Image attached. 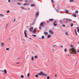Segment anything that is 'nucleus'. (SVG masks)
<instances>
[{
    "label": "nucleus",
    "mask_w": 79,
    "mask_h": 79,
    "mask_svg": "<svg viewBox=\"0 0 79 79\" xmlns=\"http://www.w3.org/2000/svg\"><path fill=\"white\" fill-rule=\"evenodd\" d=\"M70 47L72 48L70 49V53L71 54H77L76 49L75 48H74L73 45H71Z\"/></svg>",
    "instance_id": "nucleus-1"
},
{
    "label": "nucleus",
    "mask_w": 79,
    "mask_h": 79,
    "mask_svg": "<svg viewBox=\"0 0 79 79\" xmlns=\"http://www.w3.org/2000/svg\"><path fill=\"white\" fill-rule=\"evenodd\" d=\"M38 75H40V76H47V75L44 74L42 72H40V73L37 74Z\"/></svg>",
    "instance_id": "nucleus-2"
},
{
    "label": "nucleus",
    "mask_w": 79,
    "mask_h": 79,
    "mask_svg": "<svg viewBox=\"0 0 79 79\" xmlns=\"http://www.w3.org/2000/svg\"><path fill=\"white\" fill-rule=\"evenodd\" d=\"M63 21H66V23H67V22H69V19L65 18L63 19Z\"/></svg>",
    "instance_id": "nucleus-3"
},
{
    "label": "nucleus",
    "mask_w": 79,
    "mask_h": 79,
    "mask_svg": "<svg viewBox=\"0 0 79 79\" xmlns=\"http://www.w3.org/2000/svg\"><path fill=\"white\" fill-rule=\"evenodd\" d=\"M45 23L44 22H41L40 24V26L41 27H42V26H44V24Z\"/></svg>",
    "instance_id": "nucleus-4"
},
{
    "label": "nucleus",
    "mask_w": 79,
    "mask_h": 79,
    "mask_svg": "<svg viewBox=\"0 0 79 79\" xmlns=\"http://www.w3.org/2000/svg\"><path fill=\"white\" fill-rule=\"evenodd\" d=\"M49 32L50 34L53 35V31L52 30H49Z\"/></svg>",
    "instance_id": "nucleus-5"
},
{
    "label": "nucleus",
    "mask_w": 79,
    "mask_h": 79,
    "mask_svg": "<svg viewBox=\"0 0 79 79\" xmlns=\"http://www.w3.org/2000/svg\"><path fill=\"white\" fill-rule=\"evenodd\" d=\"M1 45L2 47H4L5 46V44H4L3 42H2L1 44Z\"/></svg>",
    "instance_id": "nucleus-6"
},
{
    "label": "nucleus",
    "mask_w": 79,
    "mask_h": 79,
    "mask_svg": "<svg viewBox=\"0 0 79 79\" xmlns=\"http://www.w3.org/2000/svg\"><path fill=\"white\" fill-rule=\"evenodd\" d=\"M24 33L25 35V37H27V34L26 33V30L24 31Z\"/></svg>",
    "instance_id": "nucleus-7"
},
{
    "label": "nucleus",
    "mask_w": 79,
    "mask_h": 79,
    "mask_svg": "<svg viewBox=\"0 0 79 79\" xmlns=\"http://www.w3.org/2000/svg\"><path fill=\"white\" fill-rule=\"evenodd\" d=\"M54 20V19H49V21L50 22H52V21H53Z\"/></svg>",
    "instance_id": "nucleus-8"
},
{
    "label": "nucleus",
    "mask_w": 79,
    "mask_h": 79,
    "mask_svg": "<svg viewBox=\"0 0 79 79\" xmlns=\"http://www.w3.org/2000/svg\"><path fill=\"white\" fill-rule=\"evenodd\" d=\"M30 31V32H32V31H33V27H31L29 30Z\"/></svg>",
    "instance_id": "nucleus-9"
},
{
    "label": "nucleus",
    "mask_w": 79,
    "mask_h": 79,
    "mask_svg": "<svg viewBox=\"0 0 79 79\" xmlns=\"http://www.w3.org/2000/svg\"><path fill=\"white\" fill-rule=\"evenodd\" d=\"M4 72L5 74H7V71L6 69H4Z\"/></svg>",
    "instance_id": "nucleus-10"
},
{
    "label": "nucleus",
    "mask_w": 79,
    "mask_h": 79,
    "mask_svg": "<svg viewBox=\"0 0 79 79\" xmlns=\"http://www.w3.org/2000/svg\"><path fill=\"white\" fill-rule=\"evenodd\" d=\"M63 21H64L63 19V20H60V23H61V24H63Z\"/></svg>",
    "instance_id": "nucleus-11"
},
{
    "label": "nucleus",
    "mask_w": 79,
    "mask_h": 79,
    "mask_svg": "<svg viewBox=\"0 0 79 79\" xmlns=\"http://www.w3.org/2000/svg\"><path fill=\"white\" fill-rule=\"evenodd\" d=\"M73 16H74V17H75V18L77 17V15H76V14H73Z\"/></svg>",
    "instance_id": "nucleus-12"
},
{
    "label": "nucleus",
    "mask_w": 79,
    "mask_h": 79,
    "mask_svg": "<svg viewBox=\"0 0 79 79\" xmlns=\"http://www.w3.org/2000/svg\"><path fill=\"white\" fill-rule=\"evenodd\" d=\"M48 38H50L51 37V35H48L47 36Z\"/></svg>",
    "instance_id": "nucleus-13"
},
{
    "label": "nucleus",
    "mask_w": 79,
    "mask_h": 79,
    "mask_svg": "<svg viewBox=\"0 0 79 79\" xmlns=\"http://www.w3.org/2000/svg\"><path fill=\"white\" fill-rule=\"evenodd\" d=\"M44 34L45 35H48V33H47V32H44Z\"/></svg>",
    "instance_id": "nucleus-14"
},
{
    "label": "nucleus",
    "mask_w": 79,
    "mask_h": 79,
    "mask_svg": "<svg viewBox=\"0 0 79 79\" xmlns=\"http://www.w3.org/2000/svg\"><path fill=\"white\" fill-rule=\"evenodd\" d=\"M39 12H37L36 13V14L35 16H37L38 15H39Z\"/></svg>",
    "instance_id": "nucleus-15"
},
{
    "label": "nucleus",
    "mask_w": 79,
    "mask_h": 79,
    "mask_svg": "<svg viewBox=\"0 0 79 79\" xmlns=\"http://www.w3.org/2000/svg\"><path fill=\"white\" fill-rule=\"evenodd\" d=\"M31 6H35V4H32L31 5Z\"/></svg>",
    "instance_id": "nucleus-16"
},
{
    "label": "nucleus",
    "mask_w": 79,
    "mask_h": 79,
    "mask_svg": "<svg viewBox=\"0 0 79 79\" xmlns=\"http://www.w3.org/2000/svg\"><path fill=\"white\" fill-rule=\"evenodd\" d=\"M27 76L28 78H29V77L30 76V73H28L27 74Z\"/></svg>",
    "instance_id": "nucleus-17"
},
{
    "label": "nucleus",
    "mask_w": 79,
    "mask_h": 79,
    "mask_svg": "<svg viewBox=\"0 0 79 79\" xmlns=\"http://www.w3.org/2000/svg\"><path fill=\"white\" fill-rule=\"evenodd\" d=\"M57 25H58V24H57L56 23H53V25H54V26H57Z\"/></svg>",
    "instance_id": "nucleus-18"
},
{
    "label": "nucleus",
    "mask_w": 79,
    "mask_h": 79,
    "mask_svg": "<svg viewBox=\"0 0 79 79\" xmlns=\"http://www.w3.org/2000/svg\"><path fill=\"white\" fill-rule=\"evenodd\" d=\"M75 32L76 34L77 35V31H76V29H75Z\"/></svg>",
    "instance_id": "nucleus-19"
},
{
    "label": "nucleus",
    "mask_w": 79,
    "mask_h": 79,
    "mask_svg": "<svg viewBox=\"0 0 79 79\" xmlns=\"http://www.w3.org/2000/svg\"><path fill=\"white\" fill-rule=\"evenodd\" d=\"M36 32V29H34L33 31V32H34V33H35V32Z\"/></svg>",
    "instance_id": "nucleus-20"
},
{
    "label": "nucleus",
    "mask_w": 79,
    "mask_h": 79,
    "mask_svg": "<svg viewBox=\"0 0 79 79\" xmlns=\"http://www.w3.org/2000/svg\"><path fill=\"white\" fill-rule=\"evenodd\" d=\"M73 25H74V24H73V23H71L70 24V26H71V27H73Z\"/></svg>",
    "instance_id": "nucleus-21"
},
{
    "label": "nucleus",
    "mask_w": 79,
    "mask_h": 79,
    "mask_svg": "<svg viewBox=\"0 0 79 79\" xmlns=\"http://www.w3.org/2000/svg\"><path fill=\"white\" fill-rule=\"evenodd\" d=\"M23 5H27V6L29 5V4L25 3L23 4Z\"/></svg>",
    "instance_id": "nucleus-22"
},
{
    "label": "nucleus",
    "mask_w": 79,
    "mask_h": 79,
    "mask_svg": "<svg viewBox=\"0 0 79 79\" xmlns=\"http://www.w3.org/2000/svg\"><path fill=\"white\" fill-rule=\"evenodd\" d=\"M64 52H67V49L66 48H65L64 49Z\"/></svg>",
    "instance_id": "nucleus-23"
},
{
    "label": "nucleus",
    "mask_w": 79,
    "mask_h": 79,
    "mask_svg": "<svg viewBox=\"0 0 79 79\" xmlns=\"http://www.w3.org/2000/svg\"><path fill=\"white\" fill-rule=\"evenodd\" d=\"M77 29H78V30H77V31H78V32H79V27H77Z\"/></svg>",
    "instance_id": "nucleus-24"
},
{
    "label": "nucleus",
    "mask_w": 79,
    "mask_h": 79,
    "mask_svg": "<svg viewBox=\"0 0 79 79\" xmlns=\"http://www.w3.org/2000/svg\"><path fill=\"white\" fill-rule=\"evenodd\" d=\"M31 60H32V61L34 60V57L33 56L31 57Z\"/></svg>",
    "instance_id": "nucleus-25"
},
{
    "label": "nucleus",
    "mask_w": 79,
    "mask_h": 79,
    "mask_svg": "<svg viewBox=\"0 0 79 79\" xmlns=\"http://www.w3.org/2000/svg\"><path fill=\"white\" fill-rule=\"evenodd\" d=\"M65 34H66V35H67L68 36V32H65Z\"/></svg>",
    "instance_id": "nucleus-26"
},
{
    "label": "nucleus",
    "mask_w": 79,
    "mask_h": 79,
    "mask_svg": "<svg viewBox=\"0 0 79 79\" xmlns=\"http://www.w3.org/2000/svg\"><path fill=\"white\" fill-rule=\"evenodd\" d=\"M0 16H2V17H4V15H3L1 14H0Z\"/></svg>",
    "instance_id": "nucleus-27"
},
{
    "label": "nucleus",
    "mask_w": 79,
    "mask_h": 79,
    "mask_svg": "<svg viewBox=\"0 0 79 79\" xmlns=\"http://www.w3.org/2000/svg\"><path fill=\"white\" fill-rule=\"evenodd\" d=\"M35 58H38V57L37 56H35Z\"/></svg>",
    "instance_id": "nucleus-28"
},
{
    "label": "nucleus",
    "mask_w": 79,
    "mask_h": 79,
    "mask_svg": "<svg viewBox=\"0 0 79 79\" xmlns=\"http://www.w3.org/2000/svg\"><path fill=\"white\" fill-rule=\"evenodd\" d=\"M69 2H74V0H70Z\"/></svg>",
    "instance_id": "nucleus-29"
},
{
    "label": "nucleus",
    "mask_w": 79,
    "mask_h": 79,
    "mask_svg": "<svg viewBox=\"0 0 79 79\" xmlns=\"http://www.w3.org/2000/svg\"><path fill=\"white\" fill-rule=\"evenodd\" d=\"M57 46V45H54L52 47H56Z\"/></svg>",
    "instance_id": "nucleus-30"
},
{
    "label": "nucleus",
    "mask_w": 79,
    "mask_h": 79,
    "mask_svg": "<svg viewBox=\"0 0 79 79\" xmlns=\"http://www.w3.org/2000/svg\"><path fill=\"white\" fill-rule=\"evenodd\" d=\"M21 78H24V76L22 75L21 76Z\"/></svg>",
    "instance_id": "nucleus-31"
},
{
    "label": "nucleus",
    "mask_w": 79,
    "mask_h": 79,
    "mask_svg": "<svg viewBox=\"0 0 79 79\" xmlns=\"http://www.w3.org/2000/svg\"><path fill=\"white\" fill-rule=\"evenodd\" d=\"M47 79H50V77L49 76H48L47 77Z\"/></svg>",
    "instance_id": "nucleus-32"
},
{
    "label": "nucleus",
    "mask_w": 79,
    "mask_h": 79,
    "mask_svg": "<svg viewBox=\"0 0 79 79\" xmlns=\"http://www.w3.org/2000/svg\"><path fill=\"white\" fill-rule=\"evenodd\" d=\"M35 77H39V75H35Z\"/></svg>",
    "instance_id": "nucleus-33"
},
{
    "label": "nucleus",
    "mask_w": 79,
    "mask_h": 79,
    "mask_svg": "<svg viewBox=\"0 0 79 79\" xmlns=\"http://www.w3.org/2000/svg\"><path fill=\"white\" fill-rule=\"evenodd\" d=\"M17 5H21V4L19 2H18L17 3Z\"/></svg>",
    "instance_id": "nucleus-34"
},
{
    "label": "nucleus",
    "mask_w": 79,
    "mask_h": 79,
    "mask_svg": "<svg viewBox=\"0 0 79 79\" xmlns=\"http://www.w3.org/2000/svg\"><path fill=\"white\" fill-rule=\"evenodd\" d=\"M44 36L43 35L42 37V39H44Z\"/></svg>",
    "instance_id": "nucleus-35"
},
{
    "label": "nucleus",
    "mask_w": 79,
    "mask_h": 79,
    "mask_svg": "<svg viewBox=\"0 0 79 79\" xmlns=\"http://www.w3.org/2000/svg\"><path fill=\"white\" fill-rule=\"evenodd\" d=\"M6 50H10V48H6Z\"/></svg>",
    "instance_id": "nucleus-36"
},
{
    "label": "nucleus",
    "mask_w": 79,
    "mask_h": 79,
    "mask_svg": "<svg viewBox=\"0 0 79 79\" xmlns=\"http://www.w3.org/2000/svg\"><path fill=\"white\" fill-rule=\"evenodd\" d=\"M6 13H10V11H9V10H7V11H6Z\"/></svg>",
    "instance_id": "nucleus-37"
},
{
    "label": "nucleus",
    "mask_w": 79,
    "mask_h": 79,
    "mask_svg": "<svg viewBox=\"0 0 79 79\" xmlns=\"http://www.w3.org/2000/svg\"><path fill=\"white\" fill-rule=\"evenodd\" d=\"M75 13H78V11L77 10V11H76Z\"/></svg>",
    "instance_id": "nucleus-38"
},
{
    "label": "nucleus",
    "mask_w": 79,
    "mask_h": 79,
    "mask_svg": "<svg viewBox=\"0 0 79 79\" xmlns=\"http://www.w3.org/2000/svg\"><path fill=\"white\" fill-rule=\"evenodd\" d=\"M33 36H34V37H36V35H32Z\"/></svg>",
    "instance_id": "nucleus-39"
},
{
    "label": "nucleus",
    "mask_w": 79,
    "mask_h": 79,
    "mask_svg": "<svg viewBox=\"0 0 79 79\" xmlns=\"http://www.w3.org/2000/svg\"><path fill=\"white\" fill-rule=\"evenodd\" d=\"M62 26H63V27H65L66 26L64 24L62 25Z\"/></svg>",
    "instance_id": "nucleus-40"
},
{
    "label": "nucleus",
    "mask_w": 79,
    "mask_h": 79,
    "mask_svg": "<svg viewBox=\"0 0 79 79\" xmlns=\"http://www.w3.org/2000/svg\"><path fill=\"white\" fill-rule=\"evenodd\" d=\"M28 2V0H26V1H25L26 3H27V2Z\"/></svg>",
    "instance_id": "nucleus-41"
},
{
    "label": "nucleus",
    "mask_w": 79,
    "mask_h": 79,
    "mask_svg": "<svg viewBox=\"0 0 79 79\" xmlns=\"http://www.w3.org/2000/svg\"><path fill=\"white\" fill-rule=\"evenodd\" d=\"M19 63H20V62H18L16 63V64H19Z\"/></svg>",
    "instance_id": "nucleus-42"
},
{
    "label": "nucleus",
    "mask_w": 79,
    "mask_h": 79,
    "mask_svg": "<svg viewBox=\"0 0 79 79\" xmlns=\"http://www.w3.org/2000/svg\"><path fill=\"white\" fill-rule=\"evenodd\" d=\"M39 28L40 29H42V28H41V27H39Z\"/></svg>",
    "instance_id": "nucleus-43"
},
{
    "label": "nucleus",
    "mask_w": 79,
    "mask_h": 79,
    "mask_svg": "<svg viewBox=\"0 0 79 79\" xmlns=\"http://www.w3.org/2000/svg\"><path fill=\"white\" fill-rule=\"evenodd\" d=\"M65 13H68V10H66L65 11Z\"/></svg>",
    "instance_id": "nucleus-44"
},
{
    "label": "nucleus",
    "mask_w": 79,
    "mask_h": 79,
    "mask_svg": "<svg viewBox=\"0 0 79 79\" xmlns=\"http://www.w3.org/2000/svg\"><path fill=\"white\" fill-rule=\"evenodd\" d=\"M7 26H8V24H6V27L5 29H6V27H7Z\"/></svg>",
    "instance_id": "nucleus-45"
},
{
    "label": "nucleus",
    "mask_w": 79,
    "mask_h": 79,
    "mask_svg": "<svg viewBox=\"0 0 79 79\" xmlns=\"http://www.w3.org/2000/svg\"><path fill=\"white\" fill-rule=\"evenodd\" d=\"M51 1L52 3H54V1L53 0H51Z\"/></svg>",
    "instance_id": "nucleus-46"
},
{
    "label": "nucleus",
    "mask_w": 79,
    "mask_h": 79,
    "mask_svg": "<svg viewBox=\"0 0 79 79\" xmlns=\"http://www.w3.org/2000/svg\"><path fill=\"white\" fill-rule=\"evenodd\" d=\"M21 8H22V9H24V8L23 7V6H22V7H21Z\"/></svg>",
    "instance_id": "nucleus-47"
},
{
    "label": "nucleus",
    "mask_w": 79,
    "mask_h": 79,
    "mask_svg": "<svg viewBox=\"0 0 79 79\" xmlns=\"http://www.w3.org/2000/svg\"><path fill=\"white\" fill-rule=\"evenodd\" d=\"M23 41H24V42H25L26 41V40H25V39H23Z\"/></svg>",
    "instance_id": "nucleus-48"
},
{
    "label": "nucleus",
    "mask_w": 79,
    "mask_h": 79,
    "mask_svg": "<svg viewBox=\"0 0 79 79\" xmlns=\"http://www.w3.org/2000/svg\"><path fill=\"white\" fill-rule=\"evenodd\" d=\"M54 23H57V22L56 21H55L54 22Z\"/></svg>",
    "instance_id": "nucleus-49"
},
{
    "label": "nucleus",
    "mask_w": 79,
    "mask_h": 79,
    "mask_svg": "<svg viewBox=\"0 0 79 79\" xmlns=\"http://www.w3.org/2000/svg\"><path fill=\"white\" fill-rule=\"evenodd\" d=\"M56 76H57V75H56V74L55 76V77H56Z\"/></svg>",
    "instance_id": "nucleus-50"
},
{
    "label": "nucleus",
    "mask_w": 79,
    "mask_h": 79,
    "mask_svg": "<svg viewBox=\"0 0 79 79\" xmlns=\"http://www.w3.org/2000/svg\"><path fill=\"white\" fill-rule=\"evenodd\" d=\"M16 21V19H14V22H15V21Z\"/></svg>",
    "instance_id": "nucleus-51"
},
{
    "label": "nucleus",
    "mask_w": 79,
    "mask_h": 79,
    "mask_svg": "<svg viewBox=\"0 0 79 79\" xmlns=\"http://www.w3.org/2000/svg\"><path fill=\"white\" fill-rule=\"evenodd\" d=\"M11 1L10 0H8V2H10Z\"/></svg>",
    "instance_id": "nucleus-52"
},
{
    "label": "nucleus",
    "mask_w": 79,
    "mask_h": 79,
    "mask_svg": "<svg viewBox=\"0 0 79 79\" xmlns=\"http://www.w3.org/2000/svg\"><path fill=\"white\" fill-rule=\"evenodd\" d=\"M63 47V46H60V48H62V47Z\"/></svg>",
    "instance_id": "nucleus-53"
},
{
    "label": "nucleus",
    "mask_w": 79,
    "mask_h": 79,
    "mask_svg": "<svg viewBox=\"0 0 79 79\" xmlns=\"http://www.w3.org/2000/svg\"><path fill=\"white\" fill-rule=\"evenodd\" d=\"M76 64H75V66H76Z\"/></svg>",
    "instance_id": "nucleus-54"
},
{
    "label": "nucleus",
    "mask_w": 79,
    "mask_h": 79,
    "mask_svg": "<svg viewBox=\"0 0 79 79\" xmlns=\"http://www.w3.org/2000/svg\"><path fill=\"white\" fill-rule=\"evenodd\" d=\"M71 21V19H69V21Z\"/></svg>",
    "instance_id": "nucleus-55"
},
{
    "label": "nucleus",
    "mask_w": 79,
    "mask_h": 79,
    "mask_svg": "<svg viewBox=\"0 0 79 79\" xmlns=\"http://www.w3.org/2000/svg\"><path fill=\"white\" fill-rule=\"evenodd\" d=\"M68 56H69V55L68 54Z\"/></svg>",
    "instance_id": "nucleus-56"
},
{
    "label": "nucleus",
    "mask_w": 79,
    "mask_h": 79,
    "mask_svg": "<svg viewBox=\"0 0 79 79\" xmlns=\"http://www.w3.org/2000/svg\"><path fill=\"white\" fill-rule=\"evenodd\" d=\"M52 51H54V49H52Z\"/></svg>",
    "instance_id": "nucleus-57"
},
{
    "label": "nucleus",
    "mask_w": 79,
    "mask_h": 79,
    "mask_svg": "<svg viewBox=\"0 0 79 79\" xmlns=\"http://www.w3.org/2000/svg\"><path fill=\"white\" fill-rule=\"evenodd\" d=\"M30 39H31V40L32 39V38H30Z\"/></svg>",
    "instance_id": "nucleus-58"
},
{
    "label": "nucleus",
    "mask_w": 79,
    "mask_h": 79,
    "mask_svg": "<svg viewBox=\"0 0 79 79\" xmlns=\"http://www.w3.org/2000/svg\"><path fill=\"white\" fill-rule=\"evenodd\" d=\"M34 53V52H32V53Z\"/></svg>",
    "instance_id": "nucleus-59"
},
{
    "label": "nucleus",
    "mask_w": 79,
    "mask_h": 79,
    "mask_svg": "<svg viewBox=\"0 0 79 79\" xmlns=\"http://www.w3.org/2000/svg\"><path fill=\"white\" fill-rule=\"evenodd\" d=\"M19 0V1H22V0Z\"/></svg>",
    "instance_id": "nucleus-60"
},
{
    "label": "nucleus",
    "mask_w": 79,
    "mask_h": 79,
    "mask_svg": "<svg viewBox=\"0 0 79 79\" xmlns=\"http://www.w3.org/2000/svg\"><path fill=\"white\" fill-rule=\"evenodd\" d=\"M28 10H30V8H29Z\"/></svg>",
    "instance_id": "nucleus-61"
},
{
    "label": "nucleus",
    "mask_w": 79,
    "mask_h": 79,
    "mask_svg": "<svg viewBox=\"0 0 79 79\" xmlns=\"http://www.w3.org/2000/svg\"><path fill=\"white\" fill-rule=\"evenodd\" d=\"M19 58H17V59H19Z\"/></svg>",
    "instance_id": "nucleus-62"
},
{
    "label": "nucleus",
    "mask_w": 79,
    "mask_h": 79,
    "mask_svg": "<svg viewBox=\"0 0 79 79\" xmlns=\"http://www.w3.org/2000/svg\"><path fill=\"white\" fill-rule=\"evenodd\" d=\"M36 47H38V46H36Z\"/></svg>",
    "instance_id": "nucleus-63"
},
{
    "label": "nucleus",
    "mask_w": 79,
    "mask_h": 79,
    "mask_svg": "<svg viewBox=\"0 0 79 79\" xmlns=\"http://www.w3.org/2000/svg\"><path fill=\"white\" fill-rule=\"evenodd\" d=\"M2 72H3V71H2Z\"/></svg>",
    "instance_id": "nucleus-64"
}]
</instances>
